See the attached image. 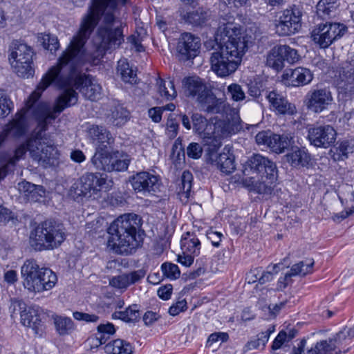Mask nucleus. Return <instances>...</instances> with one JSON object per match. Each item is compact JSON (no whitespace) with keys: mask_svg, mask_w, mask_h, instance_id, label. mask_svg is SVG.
Listing matches in <instances>:
<instances>
[{"mask_svg":"<svg viewBox=\"0 0 354 354\" xmlns=\"http://www.w3.org/2000/svg\"><path fill=\"white\" fill-rule=\"evenodd\" d=\"M41 40L44 48L50 52L56 51L59 47L57 37L50 34H44Z\"/></svg>","mask_w":354,"mask_h":354,"instance_id":"nucleus-54","label":"nucleus"},{"mask_svg":"<svg viewBox=\"0 0 354 354\" xmlns=\"http://www.w3.org/2000/svg\"><path fill=\"white\" fill-rule=\"evenodd\" d=\"M209 17L208 12L201 8L187 12L182 15L185 23L194 26H203L208 20Z\"/></svg>","mask_w":354,"mask_h":354,"instance_id":"nucleus-32","label":"nucleus"},{"mask_svg":"<svg viewBox=\"0 0 354 354\" xmlns=\"http://www.w3.org/2000/svg\"><path fill=\"white\" fill-rule=\"evenodd\" d=\"M77 100V93L72 88H66L57 97L53 109L47 103H39L34 109V116L38 122L39 128L35 134L41 133V136H44L43 133L47 130L50 121L55 120L66 107L75 104Z\"/></svg>","mask_w":354,"mask_h":354,"instance_id":"nucleus-7","label":"nucleus"},{"mask_svg":"<svg viewBox=\"0 0 354 354\" xmlns=\"http://www.w3.org/2000/svg\"><path fill=\"white\" fill-rule=\"evenodd\" d=\"M218 149L213 151L210 150L208 147V154L209 160L212 165L216 166V167L223 173L226 174L232 173L235 168L234 156L233 154L223 152L218 155L216 154Z\"/></svg>","mask_w":354,"mask_h":354,"instance_id":"nucleus-25","label":"nucleus"},{"mask_svg":"<svg viewBox=\"0 0 354 354\" xmlns=\"http://www.w3.org/2000/svg\"><path fill=\"white\" fill-rule=\"evenodd\" d=\"M242 184L250 192L271 194L277 180L276 164L260 154H254L243 165Z\"/></svg>","mask_w":354,"mask_h":354,"instance_id":"nucleus-2","label":"nucleus"},{"mask_svg":"<svg viewBox=\"0 0 354 354\" xmlns=\"http://www.w3.org/2000/svg\"><path fill=\"white\" fill-rule=\"evenodd\" d=\"M183 88L185 95L196 98L197 102L200 97L209 91L202 79L198 77H185L183 80Z\"/></svg>","mask_w":354,"mask_h":354,"instance_id":"nucleus-27","label":"nucleus"},{"mask_svg":"<svg viewBox=\"0 0 354 354\" xmlns=\"http://www.w3.org/2000/svg\"><path fill=\"white\" fill-rule=\"evenodd\" d=\"M347 27L340 23H326L316 26L311 32L312 40L322 48H328L347 31Z\"/></svg>","mask_w":354,"mask_h":354,"instance_id":"nucleus-11","label":"nucleus"},{"mask_svg":"<svg viewBox=\"0 0 354 354\" xmlns=\"http://www.w3.org/2000/svg\"><path fill=\"white\" fill-rule=\"evenodd\" d=\"M25 132V112L21 111L17 113L15 118L12 119L8 124L5 125L3 130L0 131V146L7 138H18L22 136Z\"/></svg>","mask_w":354,"mask_h":354,"instance_id":"nucleus-22","label":"nucleus"},{"mask_svg":"<svg viewBox=\"0 0 354 354\" xmlns=\"http://www.w3.org/2000/svg\"><path fill=\"white\" fill-rule=\"evenodd\" d=\"M193 131L202 140L210 150L218 149L222 145V139L227 134L226 123L219 120L215 123L209 122L201 114L196 113L192 115Z\"/></svg>","mask_w":354,"mask_h":354,"instance_id":"nucleus-8","label":"nucleus"},{"mask_svg":"<svg viewBox=\"0 0 354 354\" xmlns=\"http://www.w3.org/2000/svg\"><path fill=\"white\" fill-rule=\"evenodd\" d=\"M311 71L303 67L286 70L282 75V81L289 86H301L308 84L313 80Z\"/></svg>","mask_w":354,"mask_h":354,"instance_id":"nucleus-23","label":"nucleus"},{"mask_svg":"<svg viewBox=\"0 0 354 354\" xmlns=\"http://www.w3.org/2000/svg\"><path fill=\"white\" fill-rule=\"evenodd\" d=\"M313 265L314 261L313 259L308 260L305 263L304 261H300L291 267L290 272L292 276L299 274L306 275L311 272Z\"/></svg>","mask_w":354,"mask_h":354,"instance_id":"nucleus-50","label":"nucleus"},{"mask_svg":"<svg viewBox=\"0 0 354 354\" xmlns=\"http://www.w3.org/2000/svg\"><path fill=\"white\" fill-rule=\"evenodd\" d=\"M161 269L163 274L171 279H176L180 275L178 266L171 263L166 262L162 263Z\"/></svg>","mask_w":354,"mask_h":354,"instance_id":"nucleus-52","label":"nucleus"},{"mask_svg":"<svg viewBox=\"0 0 354 354\" xmlns=\"http://www.w3.org/2000/svg\"><path fill=\"white\" fill-rule=\"evenodd\" d=\"M259 145H263L277 153H281L289 147L290 139L286 135H279L270 131H262L255 136Z\"/></svg>","mask_w":354,"mask_h":354,"instance_id":"nucleus-20","label":"nucleus"},{"mask_svg":"<svg viewBox=\"0 0 354 354\" xmlns=\"http://www.w3.org/2000/svg\"><path fill=\"white\" fill-rule=\"evenodd\" d=\"M40 281V284L41 286V289H38V290H35L36 292H42L46 290H50L53 287L55 286L57 281V277L55 272H53L49 268H45L43 270L42 274H41V277L39 279Z\"/></svg>","mask_w":354,"mask_h":354,"instance_id":"nucleus-42","label":"nucleus"},{"mask_svg":"<svg viewBox=\"0 0 354 354\" xmlns=\"http://www.w3.org/2000/svg\"><path fill=\"white\" fill-rule=\"evenodd\" d=\"M337 7V0H319L317 5V14L325 19L333 15Z\"/></svg>","mask_w":354,"mask_h":354,"instance_id":"nucleus-40","label":"nucleus"},{"mask_svg":"<svg viewBox=\"0 0 354 354\" xmlns=\"http://www.w3.org/2000/svg\"><path fill=\"white\" fill-rule=\"evenodd\" d=\"M9 62L19 77L28 78L33 76L34 51L31 46L21 41L14 40L9 46Z\"/></svg>","mask_w":354,"mask_h":354,"instance_id":"nucleus-10","label":"nucleus"},{"mask_svg":"<svg viewBox=\"0 0 354 354\" xmlns=\"http://www.w3.org/2000/svg\"><path fill=\"white\" fill-rule=\"evenodd\" d=\"M109 119L115 126H122L129 119V112L121 104H117L111 109Z\"/></svg>","mask_w":354,"mask_h":354,"instance_id":"nucleus-36","label":"nucleus"},{"mask_svg":"<svg viewBox=\"0 0 354 354\" xmlns=\"http://www.w3.org/2000/svg\"><path fill=\"white\" fill-rule=\"evenodd\" d=\"M19 189L27 193L28 197L35 201L37 200V196H42L45 194L42 186H37L27 181L19 183Z\"/></svg>","mask_w":354,"mask_h":354,"instance_id":"nucleus-45","label":"nucleus"},{"mask_svg":"<svg viewBox=\"0 0 354 354\" xmlns=\"http://www.w3.org/2000/svg\"><path fill=\"white\" fill-rule=\"evenodd\" d=\"M171 159L176 167H180L185 162V147L182 143V139L178 138L171 149Z\"/></svg>","mask_w":354,"mask_h":354,"instance_id":"nucleus-41","label":"nucleus"},{"mask_svg":"<svg viewBox=\"0 0 354 354\" xmlns=\"http://www.w3.org/2000/svg\"><path fill=\"white\" fill-rule=\"evenodd\" d=\"M42 310L37 306L26 307L21 311V323L32 328L36 334L42 332L44 322Z\"/></svg>","mask_w":354,"mask_h":354,"instance_id":"nucleus-21","label":"nucleus"},{"mask_svg":"<svg viewBox=\"0 0 354 354\" xmlns=\"http://www.w3.org/2000/svg\"><path fill=\"white\" fill-rule=\"evenodd\" d=\"M187 301L185 299L178 301L176 304H173L169 308V313L171 316L178 315L180 312H184L187 310Z\"/></svg>","mask_w":354,"mask_h":354,"instance_id":"nucleus-60","label":"nucleus"},{"mask_svg":"<svg viewBox=\"0 0 354 354\" xmlns=\"http://www.w3.org/2000/svg\"><path fill=\"white\" fill-rule=\"evenodd\" d=\"M279 49L277 46H274L268 53L266 59L267 65L277 71H281L284 67V59L281 57V53H277Z\"/></svg>","mask_w":354,"mask_h":354,"instance_id":"nucleus-44","label":"nucleus"},{"mask_svg":"<svg viewBox=\"0 0 354 354\" xmlns=\"http://www.w3.org/2000/svg\"><path fill=\"white\" fill-rule=\"evenodd\" d=\"M279 51L277 53H281V57L284 61L294 64L299 59V55L296 49L290 47L288 45H277Z\"/></svg>","mask_w":354,"mask_h":354,"instance_id":"nucleus-48","label":"nucleus"},{"mask_svg":"<svg viewBox=\"0 0 354 354\" xmlns=\"http://www.w3.org/2000/svg\"><path fill=\"white\" fill-rule=\"evenodd\" d=\"M354 145L348 140L341 142L336 147V153L334 154V159L343 160L348 158L349 153L353 152Z\"/></svg>","mask_w":354,"mask_h":354,"instance_id":"nucleus-49","label":"nucleus"},{"mask_svg":"<svg viewBox=\"0 0 354 354\" xmlns=\"http://www.w3.org/2000/svg\"><path fill=\"white\" fill-rule=\"evenodd\" d=\"M287 161L292 167L307 166L310 161V155L303 149H297L286 156Z\"/></svg>","mask_w":354,"mask_h":354,"instance_id":"nucleus-39","label":"nucleus"},{"mask_svg":"<svg viewBox=\"0 0 354 354\" xmlns=\"http://www.w3.org/2000/svg\"><path fill=\"white\" fill-rule=\"evenodd\" d=\"M198 104L201 111L210 114L222 113L225 109V102L218 98L211 91L201 96Z\"/></svg>","mask_w":354,"mask_h":354,"instance_id":"nucleus-26","label":"nucleus"},{"mask_svg":"<svg viewBox=\"0 0 354 354\" xmlns=\"http://www.w3.org/2000/svg\"><path fill=\"white\" fill-rule=\"evenodd\" d=\"M126 322H136L140 317V310L137 304L129 306L124 310Z\"/></svg>","mask_w":354,"mask_h":354,"instance_id":"nucleus-55","label":"nucleus"},{"mask_svg":"<svg viewBox=\"0 0 354 354\" xmlns=\"http://www.w3.org/2000/svg\"><path fill=\"white\" fill-rule=\"evenodd\" d=\"M119 2L124 5L127 0H93V6L83 17L78 32L62 52L57 64L49 68L36 90L29 96L27 102L28 108L34 105L41 93L51 84L59 88H72L75 91V89L79 90L85 98L92 101L100 97L102 86L97 80L91 75L78 71L77 68L86 62L95 61L87 53L85 44L98 24L102 12L108 8L114 10Z\"/></svg>","mask_w":354,"mask_h":354,"instance_id":"nucleus-1","label":"nucleus"},{"mask_svg":"<svg viewBox=\"0 0 354 354\" xmlns=\"http://www.w3.org/2000/svg\"><path fill=\"white\" fill-rule=\"evenodd\" d=\"M87 133L88 138L95 146L96 150L107 149L113 142L111 133L104 126L90 125L87 129Z\"/></svg>","mask_w":354,"mask_h":354,"instance_id":"nucleus-24","label":"nucleus"},{"mask_svg":"<svg viewBox=\"0 0 354 354\" xmlns=\"http://www.w3.org/2000/svg\"><path fill=\"white\" fill-rule=\"evenodd\" d=\"M336 84L339 92L346 97L354 95V55L342 64Z\"/></svg>","mask_w":354,"mask_h":354,"instance_id":"nucleus-16","label":"nucleus"},{"mask_svg":"<svg viewBox=\"0 0 354 354\" xmlns=\"http://www.w3.org/2000/svg\"><path fill=\"white\" fill-rule=\"evenodd\" d=\"M227 92L230 95L232 100L235 102H239L246 98L245 92L241 86L233 83L227 86Z\"/></svg>","mask_w":354,"mask_h":354,"instance_id":"nucleus-53","label":"nucleus"},{"mask_svg":"<svg viewBox=\"0 0 354 354\" xmlns=\"http://www.w3.org/2000/svg\"><path fill=\"white\" fill-rule=\"evenodd\" d=\"M73 315L76 320L84 321L86 323H97L100 320V317L95 314L76 311Z\"/></svg>","mask_w":354,"mask_h":354,"instance_id":"nucleus-59","label":"nucleus"},{"mask_svg":"<svg viewBox=\"0 0 354 354\" xmlns=\"http://www.w3.org/2000/svg\"><path fill=\"white\" fill-rule=\"evenodd\" d=\"M181 249L185 254H191L198 256L200 254L201 241L194 232L185 233L180 241Z\"/></svg>","mask_w":354,"mask_h":354,"instance_id":"nucleus-30","label":"nucleus"},{"mask_svg":"<svg viewBox=\"0 0 354 354\" xmlns=\"http://www.w3.org/2000/svg\"><path fill=\"white\" fill-rule=\"evenodd\" d=\"M158 92L161 97H165L167 100H172L177 96V91L175 88L172 80L167 78L164 80L158 78L156 82Z\"/></svg>","mask_w":354,"mask_h":354,"instance_id":"nucleus-34","label":"nucleus"},{"mask_svg":"<svg viewBox=\"0 0 354 354\" xmlns=\"http://www.w3.org/2000/svg\"><path fill=\"white\" fill-rule=\"evenodd\" d=\"M224 42L225 46H221L220 50L212 53L210 57L212 71L221 77H227L236 71L248 49V40L243 34Z\"/></svg>","mask_w":354,"mask_h":354,"instance_id":"nucleus-4","label":"nucleus"},{"mask_svg":"<svg viewBox=\"0 0 354 354\" xmlns=\"http://www.w3.org/2000/svg\"><path fill=\"white\" fill-rule=\"evenodd\" d=\"M332 101L331 92L326 88L311 89L305 97L307 108L315 113H321L326 109Z\"/></svg>","mask_w":354,"mask_h":354,"instance_id":"nucleus-18","label":"nucleus"},{"mask_svg":"<svg viewBox=\"0 0 354 354\" xmlns=\"http://www.w3.org/2000/svg\"><path fill=\"white\" fill-rule=\"evenodd\" d=\"M242 35L240 28L234 24H223L217 28L214 35V39L205 41V46L208 50H220V48L225 46V41H227L228 39L239 37Z\"/></svg>","mask_w":354,"mask_h":354,"instance_id":"nucleus-19","label":"nucleus"},{"mask_svg":"<svg viewBox=\"0 0 354 354\" xmlns=\"http://www.w3.org/2000/svg\"><path fill=\"white\" fill-rule=\"evenodd\" d=\"M86 180L85 182L89 183L91 187L93 194H97L104 187L106 183V179L102 177V175L98 173H86L84 174Z\"/></svg>","mask_w":354,"mask_h":354,"instance_id":"nucleus-46","label":"nucleus"},{"mask_svg":"<svg viewBox=\"0 0 354 354\" xmlns=\"http://www.w3.org/2000/svg\"><path fill=\"white\" fill-rule=\"evenodd\" d=\"M53 319L55 330L59 335H68L75 330L74 322L70 317L55 315Z\"/></svg>","mask_w":354,"mask_h":354,"instance_id":"nucleus-35","label":"nucleus"},{"mask_svg":"<svg viewBox=\"0 0 354 354\" xmlns=\"http://www.w3.org/2000/svg\"><path fill=\"white\" fill-rule=\"evenodd\" d=\"M203 154V148L197 142H191L187 147V155L192 159H198Z\"/></svg>","mask_w":354,"mask_h":354,"instance_id":"nucleus-58","label":"nucleus"},{"mask_svg":"<svg viewBox=\"0 0 354 354\" xmlns=\"http://www.w3.org/2000/svg\"><path fill=\"white\" fill-rule=\"evenodd\" d=\"M13 103L6 95L0 96V117H6L12 110Z\"/></svg>","mask_w":354,"mask_h":354,"instance_id":"nucleus-56","label":"nucleus"},{"mask_svg":"<svg viewBox=\"0 0 354 354\" xmlns=\"http://www.w3.org/2000/svg\"><path fill=\"white\" fill-rule=\"evenodd\" d=\"M207 237L212 242V245L218 248L220 245L223 234L210 229L207 232Z\"/></svg>","mask_w":354,"mask_h":354,"instance_id":"nucleus-64","label":"nucleus"},{"mask_svg":"<svg viewBox=\"0 0 354 354\" xmlns=\"http://www.w3.org/2000/svg\"><path fill=\"white\" fill-rule=\"evenodd\" d=\"M131 161V158L127 153H122L120 156L115 155V156H113L112 160L113 171H124L127 170Z\"/></svg>","mask_w":354,"mask_h":354,"instance_id":"nucleus-47","label":"nucleus"},{"mask_svg":"<svg viewBox=\"0 0 354 354\" xmlns=\"http://www.w3.org/2000/svg\"><path fill=\"white\" fill-rule=\"evenodd\" d=\"M104 350L107 354H132L131 344L125 340L117 339L106 344Z\"/></svg>","mask_w":354,"mask_h":354,"instance_id":"nucleus-33","label":"nucleus"},{"mask_svg":"<svg viewBox=\"0 0 354 354\" xmlns=\"http://www.w3.org/2000/svg\"><path fill=\"white\" fill-rule=\"evenodd\" d=\"M115 332L116 328L113 324L111 322L100 324L97 327L96 339L100 344H104Z\"/></svg>","mask_w":354,"mask_h":354,"instance_id":"nucleus-43","label":"nucleus"},{"mask_svg":"<svg viewBox=\"0 0 354 354\" xmlns=\"http://www.w3.org/2000/svg\"><path fill=\"white\" fill-rule=\"evenodd\" d=\"M336 136V131L330 125H314L308 129L307 138L314 147L327 149L335 142Z\"/></svg>","mask_w":354,"mask_h":354,"instance_id":"nucleus-13","label":"nucleus"},{"mask_svg":"<svg viewBox=\"0 0 354 354\" xmlns=\"http://www.w3.org/2000/svg\"><path fill=\"white\" fill-rule=\"evenodd\" d=\"M123 23L112 12L104 13L103 23L98 28V36L101 39L100 46L97 49L98 57H102L109 48H118L124 41Z\"/></svg>","mask_w":354,"mask_h":354,"instance_id":"nucleus-9","label":"nucleus"},{"mask_svg":"<svg viewBox=\"0 0 354 354\" xmlns=\"http://www.w3.org/2000/svg\"><path fill=\"white\" fill-rule=\"evenodd\" d=\"M267 98L279 114L293 115L297 113L295 105L289 102L280 94L271 91L267 95Z\"/></svg>","mask_w":354,"mask_h":354,"instance_id":"nucleus-28","label":"nucleus"},{"mask_svg":"<svg viewBox=\"0 0 354 354\" xmlns=\"http://www.w3.org/2000/svg\"><path fill=\"white\" fill-rule=\"evenodd\" d=\"M113 156L105 150H96L93 156L91 162L94 167L97 170H101L106 172H112Z\"/></svg>","mask_w":354,"mask_h":354,"instance_id":"nucleus-29","label":"nucleus"},{"mask_svg":"<svg viewBox=\"0 0 354 354\" xmlns=\"http://www.w3.org/2000/svg\"><path fill=\"white\" fill-rule=\"evenodd\" d=\"M68 195L74 201L78 202L80 201L83 197L88 196L78 179L71 187Z\"/></svg>","mask_w":354,"mask_h":354,"instance_id":"nucleus-51","label":"nucleus"},{"mask_svg":"<svg viewBox=\"0 0 354 354\" xmlns=\"http://www.w3.org/2000/svg\"><path fill=\"white\" fill-rule=\"evenodd\" d=\"M229 335L227 333L217 332L212 333L207 341V346H210L213 343L221 340L222 342H227Z\"/></svg>","mask_w":354,"mask_h":354,"instance_id":"nucleus-63","label":"nucleus"},{"mask_svg":"<svg viewBox=\"0 0 354 354\" xmlns=\"http://www.w3.org/2000/svg\"><path fill=\"white\" fill-rule=\"evenodd\" d=\"M46 268H40L37 261L33 259H27L21 268V274L23 279V285L29 292H35L41 289L39 280L43 270Z\"/></svg>","mask_w":354,"mask_h":354,"instance_id":"nucleus-17","label":"nucleus"},{"mask_svg":"<svg viewBox=\"0 0 354 354\" xmlns=\"http://www.w3.org/2000/svg\"><path fill=\"white\" fill-rule=\"evenodd\" d=\"M201 39L190 32H184L178 38L176 51L180 60L187 61L194 59L199 53Z\"/></svg>","mask_w":354,"mask_h":354,"instance_id":"nucleus-15","label":"nucleus"},{"mask_svg":"<svg viewBox=\"0 0 354 354\" xmlns=\"http://www.w3.org/2000/svg\"><path fill=\"white\" fill-rule=\"evenodd\" d=\"M337 339L323 340L317 342L314 348L307 351V354H339L334 343Z\"/></svg>","mask_w":354,"mask_h":354,"instance_id":"nucleus-37","label":"nucleus"},{"mask_svg":"<svg viewBox=\"0 0 354 354\" xmlns=\"http://www.w3.org/2000/svg\"><path fill=\"white\" fill-rule=\"evenodd\" d=\"M141 226V218L136 214H127L118 217L108 228V247L115 253L130 254L140 245L136 238Z\"/></svg>","mask_w":354,"mask_h":354,"instance_id":"nucleus-3","label":"nucleus"},{"mask_svg":"<svg viewBox=\"0 0 354 354\" xmlns=\"http://www.w3.org/2000/svg\"><path fill=\"white\" fill-rule=\"evenodd\" d=\"M145 275L146 271L144 269H140L138 270L131 272L129 273H127L129 286L139 282L141 279H142L145 277Z\"/></svg>","mask_w":354,"mask_h":354,"instance_id":"nucleus-62","label":"nucleus"},{"mask_svg":"<svg viewBox=\"0 0 354 354\" xmlns=\"http://www.w3.org/2000/svg\"><path fill=\"white\" fill-rule=\"evenodd\" d=\"M279 272V264H274L272 267L271 271L263 272L261 275L259 277V282L261 284H263L266 282L271 281L273 279L274 274Z\"/></svg>","mask_w":354,"mask_h":354,"instance_id":"nucleus-61","label":"nucleus"},{"mask_svg":"<svg viewBox=\"0 0 354 354\" xmlns=\"http://www.w3.org/2000/svg\"><path fill=\"white\" fill-rule=\"evenodd\" d=\"M118 73L120 75L121 79L124 82L131 84L137 83L138 77L136 73L126 60L120 59L118 62Z\"/></svg>","mask_w":354,"mask_h":354,"instance_id":"nucleus-38","label":"nucleus"},{"mask_svg":"<svg viewBox=\"0 0 354 354\" xmlns=\"http://www.w3.org/2000/svg\"><path fill=\"white\" fill-rule=\"evenodd\" d=\"M26 151H29L32 158L44 167L58 165L59 153L53 140L46 134L41 136V133H38L32 135L26 143L16 149L15 156L4 165L7 166V170L10 166H15Z\"/></svg>","mask_w":354,"mask_h":354,"instance_id":"nucleus-5","label":"nucleus"},{"mask_svg":"<svg viewBox=\"0 0 354 354\" xmlns=\"http://www.w3.org/2000/svg\"><path fill=\"white\" fill-rule=\"evenodd\" d=\"M109 284L116 288L126 289L129 286L128 277L127 274L113 277L109 281Z\"/></svg>","mask_w":354,"mask_h":354,"instance_id":"nucleus-57","label":"nucleus"},{"mask_svg":"<svg viewBox=\"0 0 354 354\" xmlns=\"http://www.w3.org/2000/svg\"><path fill=\"white\" fill-rule=\"evenodd\" d=\"M193 176L189 171H184L180 178V183L177 188L178 196L183 203L189 201L192 187Z\"/></svg>","mask_w":354,"mask_h":354,"instance_id":"nucleus-31","label":"nucleus"},{"mask_svg":"<svg viewBox=\"0 0 354 354\" xmlns=\"http://www.w3.org/2000/svg\"><path fill=\"white\" fill-rule=\"evenodd\" d=\"M302 11L294 5L285 9L276 21V32L279 36H290L301 28Z\"/></svg>","mask_w":354,"mask_h":354,"instance_id":"nucleus-12","label":"nucleus"},{"mask_svg":"<svg viewBox=\"0 0 354 354\" xmlns=\"http://www.w3.org/2000/svg\"><path fill=\"white\" fill-rule=\"evenodd\" d=\"M65 239L63 225L53 219L39 223L30 234V245L37 251L57 248Z\"/></svg>","mask_w":354,"mask_h":354,"instance_id":"nucleus-6","label":"nucleus"},{"mask_svg":"<svg viewBox=\"0 0 354 354\" xmlns=\"http://www.w3.org/2000/svg\"><path fill=\"white\" fill-rule=\"evenodd\" d=\"M129 181L137 193L156 194L161 185L160 178L147 171L137 173L130 178Z\"/></svg>","mask_w":354,"mask_h":354,"instance_id":"nucleus-14","label":"nucleus"}]
</instances>
